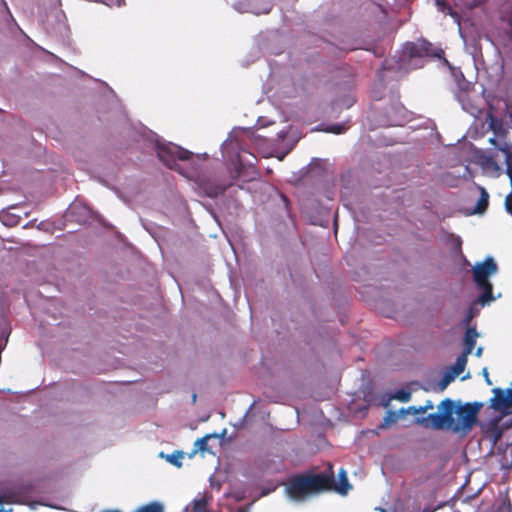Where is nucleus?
Listing matches in <instances>:
<instances>
[{"instance_id":"nucleus-1","label":"nucleus","mask_w":512,"mask_h":512,"mask_svg":"<svg viewBox=\"0 0 512 512\" xmlns=\"http://www.w3.org/2000/svg\"><path fill=\"white\" fill-rule=\"evenodd\" d=\"M440 413H431L417 422L435 430L448 429L454 433L468 434L477 423L482 403H466L455 406L454 401L447 398L438 406Z\"/></svg>"},{"instance_id":"nucleus-2","label":"nucleus","mask_w":512,"mask_h":512,"mask_svg":"<svg viewBox=\"0 0 512 512\" xmlns=\"http://www.w3.org/2000/svg\"><path fill=\"white\" fill-rule=\"evenodd\" d=\"M334 486L333 472L318 474H300L293 476L288 483L287 492L294 500H303L309 495L331 490Z\"/></svg>"},{"instance_id":"nucleus-3","label":"nucleus","mask_w":512,"mask_h":512,"mask_svg":"<svg viewBox=\"0 0 512 512\" xmlns=\"http://www.w3.org/2000/svg\"><path fill=\"white\" fill-rule=\"evenodd\" d=\"M498 270L497 264L493 258L488 257L482 263H478L473 268V279L477 287L482 290L479 301L483 305L494 300L493 286L489 281V277Z\"/></svg>"},{"instance_id":"nucleus-4","label":"nucleus","mask_w":512,"mask_h":512,"mask_svg":"<svg viewBox=\"0 0 512 512\" xmlns=\"http://www.w3.org/2000/svg\"><path fill=\"white\" fill-rule=\"evenodd\" d=\"M157 155L168 168L177 170V161H186L192 157V152L172 143L158 144Z\"/></svg>"},{"instance_id":"nucleus-5","label":"nucleus","mask_w":512,"mask_h":512,"mask_svg":"<svg viewBox=\"0 0 512 512\" xmlns=\"http://www.w3.org/2000/svg\"><path fill=\"white\" fill-rule=\"evenodd\" d=\"M443 51L441 49H434L433 45L426 40H419L417 42L407 43L404 47V54L410 58L422 57H441Z\"/></svg>"},{"instance_id":"nucleus-6","label":"nucleus","mask_w":512,"mask_h":512,"mask_svg":"<svg viewBox=\"0 0 512 512\" xmlns=\"http://www.w3.org/2000/svg\"><path fill=\"white\" fill-rule=\"evenodd\" d=\"M494 397L491 399V406L497 410H505L512 407V389H508L505 393L500 388L493 389Z\"/></svg>"},{"instance_id":"nucleus-7","label":"nucleus","mask_w":512,"mask_h":512,"mask_svg":"<svg viewBox=\"0 0 512 512\" xmlns=\"http://www.w3.org/2000/svg\"><path fill=\"white\" fill-rule=\"evenodd\" d=\"M505 137L490 138L489 142L505 155L506 174L512 169V145L505 141Z\"/></svg>"},{"instance_id":"nucleus-8","label":"nucleus","mask_w":512,"mask_h":512,"mask_svg":"<svg viewBox=\"0 0 512 512\" xmlns=\"http://www.w3.org/2000/svg\"><path fill=\"white\" fill-rule=\"evenodd\" d=\"M465 327H466V331H465V336H464V344H465L464 352H465V354H470L475 347L476 339L478 337V332L475 327H471V326H465Z\"/></svg>"},{"instance_id":"nucleus-9","label":"nucleus","mask_w":512,"mask_h":512,"mask_svg":"<svg viewBox=\"0 0 512 512\" xmlns=\"http://www.w3.org/2000/svg\"><path fill=\"white\" fill-rule=\"evenodd\" d=\"M483 305L481 301H479V298L475 301H473L468 309L464 313V317L462 319V325L463 326H470L471 321L477 317L480 313V307L479 305Z\"/></svg>"},{"instance_id":"nucleus-10","label":"nucleus","mask_w":512,"mask_h":512,"mask_svg":"<svg viewBox=\"0 0 512 512\" xmlns=\"http://www.w3.org/2000/svg\"><path fill=\"white\" fill-rule=\"evenodd\" d=\"M489 127L497 137H505L508 133L503 126V122L497 116L489 115Z\"/></svg>"},{"instance_id":"nucleus-11","label":"nucleus","mask_w":512,"mask_h":512,"mask_svg":"<svg viewBox=\"0 0 512 512\" xmlns=\"http://www.w3.org/2000/svg\"><path fill=\"white\" fill-rule=\"evenodd\" d=\"M478 189L480 191V197L474 207V210L473 212L474 213H483L484 211H486L487 207H488V203H489V194L487 193V191L481 187V186H478Z\"/></svg>"},{"instance_id":"nucleus-12","label":"nucleus","mask_w":512,"mask_h":512,"mask_svg":"<svg viewBox=\"0 0 512 512\" xmlns=\"http://www.w3.org/2000/svg\"><path fill=\"white\" fill-rule=\"evenodd\" d=\"M229 186L230 185L225 184H206L204 190L208 197L216 198L219 195L224 194V192L227 190Z\"/></svg>"},{"instance_id":"nucleus-13","label":"nucleus","mask_w":512,"mask_h":512,"mask_svg":"<svg viewBox=\"0 0 512 512\" xmlns=\"http://www.w3.org/2000/svg\"><path fill=\"white\" fill-rule=\"evenodd\" d=\"M339 481L340 485H336V483L334 482V486L331 490H335L338 493L345 495L350 488V484L348 482L346 472L343 470L339 473Z\"/></svg>"},{"instance_id":"nucleus-14","label":"nucleus","mask_w":512,"mask_h":512,"mask_svg":"<svg viewBox=\"0 0 512 512\" xmlns=\"http://www.w3.org/2000/svg\"><path fill=\"white\" fill-rule=\"evenodd\" d=\"M468 355L469 354H465V352H463L456 359V362L454 363V365L449 369L452 372V374L458 376V375H460L464 371L466 363H467V356Z\"/></svg>"},{"instance_id":"nucleus-15","label":"nucleus","mask_w":512,"mask_h":512,"mask_svg":"<svg viewBox=\"0 0 512 512\" xmlns=\"http://www.w3.org/2000/svg\"><path fill=\"white\" fill-rule=\"evenodd\" d=\"M457 376L452 374V372L450 370L446 371L443 375V377L441 378V380L439 381L438 383V386H439V389L441 391L445 390L446 387L452 382L454 381V379L456 378Z\"/></svg>"},{"instance_id":"nucleus-16","label":"nucleus","mask_w":512,"mask_h":512,"mask_svg":"<svg viewBox=\"0 0 512 512\" xmlns=\"http://www.w3.org/2000/svg\"><path fill=\"white\" fill-rule=\"evenodd\" d=\"M0 219L6 226H15L19 223V218L9 212L2 213Z\"/></svg>"},{"instance_id":"nucleus-17","label":"nucleus","mask_w":512,"mask_h":512,"mask_svg":"<svg viewBox=\"0 0 512 512\" xmlns=\"http://www.w3.org/2000/svg\"><path fill=\"white\" fill-rule=\"evenodd\" d=\"M393 398L400 402H408L411 398V392L405 389H399L395 392Z\"/></svg>"},{"instance_id":"nucleus-18","label":"nucleus","mask_w":512,"mask_h":512,"mask_svg":"<svg viewBox=\"0 0 512 512\" xmlns=\"http://www.w3.org/2000/svg\"><path fill=\"white\" fill-rule=\"evenodd\" d=\"M345 130H346V127L343 124H333V125H329L323 129L324 132L334 133V134H341V133L345 132Z\"/></svg>"},{"instance_id":"nucleus-19","label":"nucleus","mask_w":512,"mask_h":512,"mask_svg":"<svg viewBox=\"0 0 512 512\" xmlns=\"http://www.w3.org/2000/svg\"><path fill=\"white\" fill-rule=\"evenodd\" d=\"M210 436L207 435V436H204L202 438H199L196 440L195 442V447H196V450L197 451H201V452H204L207 450L208 448V440H209Z\"/></svg>"},{"instance_id":"nucleus-20","label":"nucleus","mask_w":512,"mask_h":512,"mask_svg":"<svg viewBox=\"0 0 512 512\" xmlns=\"http://www.w3.org/2000/svg\"><path fill=\"white\" fill-rule=\"evenodd\" d=\"M181 459H182V454L181 453H178L177 455L172 454V455L168 456V460L173 465H175L177 467H181V465H182Z\"/></svg>"},{"instance_id":"nucleus-21","label":"nucleus","mask_w":512,"mask_h":512,"mask_svg":"<svg viewBox=\"0 0 512 512\" xmlns=\"http://www.w3.org/2000/svg\"><path fill=\"white\" fill-rule=\"evenodd\" d=\"M408 411L412 412L413 414H424L426 412V408H423V406H411L409 407Z\"/></svg>"},{"instance_id":"nucleus-22","label":"nucleus","mask_w":512,"mask_h":512,"mask_svg":"<svg viewBox=\"0 0 512 512\" xmlns=\"http://www.w3.org/2000/svg\"><path fill=\"white\" fill-rule=\"evenodd\" d=\"M485 164H486L487 166H488V165H491V166H493V168H494L495 170L500 171V167L498 166V164H497V163H496V162H495L491 157L487 158V160H486V163H485Z\"/></svg>"},{"instance_id":"nucleus-23","label":"nucleus","mask_w":512,"mask_h":512,"mask_svg":"<svg viewBox=\"0 0 512 512\" xmlns=\"http://www.w3.org/2000/svg\"><path fill=\"white\" fill-rule=\"evenodd\" d=\"M436 4H437V6H438L441 10H444L445 8H447V9L451 10V8H450V7H447V5L445 4V2H444V1H442V0H436Z\"/></svg>"},{"instance_id":"nucleus-24","label":"nucleus","mask_w":512,"mask_h":512,"mask_svg":"<svg viewBox=\"0 0 512 512\" xmlns=\"http://www.w3.org/2000/svg\"><path fill=\"white\" fill-rule=\"evenodd\" d=\"M483 376H484V378H485L486 383H487L488 385H492V382H491V380H490V378H489V373H488V371H487V368H484V369H483Z\"/></svg>"},{"instance_id":"nucleus-25","label":"nucleus","mask_w":512,"mask_h":512,"mask_svg":"<svg viewBox=\"0 0 512 512\" xmlns=\"http://www.w3.org/2000/svg\"><path fill=\"white\" fill-rule=\"evenodd\" d=\"M391 415L392 413H390V415L384 419V422L382 423L381 427H387L391 421H394V419L391 418Z\"/></svg>"},{"instance_id":"nucleus-26","label":"nucleus","mask_w":512,"mask_h":512,"mask_svg":"<svg viewBox=\"0 0 512 512\" xmlns=\"http://www.w3.org/2000/svg\"><path fill=\"white\" fill-rule=\"evenodd\" d=\"M423 408H426V411L430 410V409H433L432 401H430V400L426 401L425 405H423Z\"/></svg>"},{"instance_id":"nucleus-27","label":"nucleus","mask_w":512,"mask_h":512,"mask_svg":"<svg viewBox=\"0 0 512 512\" xmlns=\"http://www.w3.org/2000/svg\"><path fill=\"white\" fill-rule=\"evenodd\" d=\"M481 353H482V348H478V350H477V352H476V355H477V356H480V355H481Z\"/></svg>"},{"instance_id":"nucleus-28","label":"nucleus","mask_w":512,"mask_h":512,"mask_svg":"<svg viewBox=\"0 0 512 512\" xmlns=\"http://www.w3.org/2000/svg\"><path fill=\"white\" fill-rule=\"evenodd\" d=\"M503 512H510V511H508V510H504Z\"/></svg>"}]
</instances>
